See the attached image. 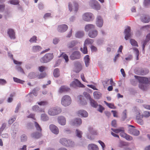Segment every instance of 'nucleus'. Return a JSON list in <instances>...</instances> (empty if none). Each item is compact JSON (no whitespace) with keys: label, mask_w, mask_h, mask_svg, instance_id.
<instances>
[{"label":"nucleus","mask_w":150,"mask_h":150,"mask_svg":"<svg viewBox=\"0 0 150 150\" xmlns=\"http://www.w3.org/2000/svg\"><path fill=\"white\" fill-rule=\"evenodd\" d=\"M71 101V100L70 97L69 96L65 95L62 98L61 103L62 105L67 106L70 104Z\"/></svg>","instance_id":"f257e3e1"},{"label":"nucleus","mask_w":150,"mask_h":150,"mask_svg":"<svg viewBox=\"0 0 150 150\" xmlns=\"http://www.w3.org/2000/svg\"><path fill=\"white\" fill-rule=\"evenodd\" d=\"M62 111L61 108L59 107H53L50 109L48 111L49 115L54 116L57 115L61 112Z\"/></svg>","instance_id":"f03ea898"},{"label":"nucleus","mask_w":150,"mask_h":150,"mask_svg":"<svg viewBox=\"0 0 150 150\" xmlns=\"http://www.w3.org/2000/svg\"><path fill=\"white\" fill-rule=\"evenodd\" d=\"M53 58V55L52 54L47 53L45 55L41 58L40 61L42 63H47L49 62Z\"/></svg>","instance_id":"7ed1b4c3"},{"label":"nucleus","mask_w":150,"mask_h":150,"mask_svg":"<svg viewBox=\"0 0 150 150\" xmlns=\"http://www.w3.org/2000/svg\"><path fill=\"white\" fill-rule=\"evenodd\" d=\"M70 86L71 87L75 88L76 87H79L84 88L85 87L84 85L82 84L77 79H75V80L72 82L70 84Z\"/></svg>","instance_id":"20e7f679"},{"label":"nucleus","mask_w":150,"mask_h":150,"mask_svg":"<svg viewBox=\"0 0 150 150\" xmlns=\"http://www.w3.org/2000/svg\"><path fill=\"white\" fill-rule=\"evenodd\" d=\"M81 57V54L79 51H75L73 52L70 56V58L72 60L79 59Z\"/></svg>","instance_id":"39448f33"},{"label":"nucleus","mask_w":150,"mask_h":150,"mask_svg":"<svg viewBox=\"0 0 150 150\" xmlns=\"http://www.w3.org/2000/svg\"><path fill=\"white\" fill-rule=\"evenodd\" d=\"M93 14L90 13H86L83 15V19L86 21H90L93 19Z\"/></svg>","instance_id":"423d86ee"},{"label":"nucleus","mask_w":150,"mask_h":150,"mask_svg":"<svg viewBox=\"0 0 150 150\" xmlns=\"http://www.w3.org/2000/svg\"><path fill=\"white\" fill-rule=\"evenodd\" d=\"M138 80L140 83L142 84H147L149 83L150 82V78L138 77Z\"/></svg>","instance_id":"0eeeda50"},{"label":"nucleus","mask_w":150,"mask_h":150,"mask_svg":"<svg viewBox=\"0 0 150 150\" xmlns=\"http://www.w3.org/2000/svg\"><path fill=\"white\" fill-rule=\"evenodd\" d=\"M91 6L93 8L96 10H99L100 8V6L97 1L92 0L91 1Z\"/></svg>","instance_id":"6e6552de"},{"label":"nucleus","mask_w":150,"mask_h":150,"mask_svg":"<svg viewBox=\"0 0 150 150\" xmlns=\"http://www.w3.org/2000/svg\"><path fill=\"white\" fill-rule=\"evenodd\" d=\"M76 72L77 73L79 72L82 69V66L80 62H76L74 64Z\"/></svg>","instance_id":"1a4fd4ad"},{"label":"nucleus","mask_w":150,"mask_h":150,"mask_svg":"<svg viewBox=\"0 0 150 150\" xmlns=\"http://www.w3.org/2000/svg\"><path fill=\"white\" fill-rule=\"evenodd\" d=\"M68 28V26L65 24L58 25L57 30L59 32H64L67 30Z\"/></svg>","instance_id":"9d476101"},{"label":"nucleus","mask_w":150,"mask_h":150,"mask_svg":"<svg viewBox=\"0 0 150 150\" xmlns=\"http://www.w3.org/2000/svg\"><path fill=\"white\" fill-rule=\"evenodd\" d=\"M50 129L51 131L53 133L57 134L59 133V130L58 127L53 124L50 125Z\"/></svg>","instance_id":"9b49d317"},{"label":"nucleus","mask_w":150,"mask_h":150,"mask_svg":"<svg viewBox=\"0 0 150 150\" xmlns=\"http://www.w3.org/2000/svg\"><path fill=\"white\" fill-rule=\"evenodd\" d=\"M87 97L89 99L90 103L91 105L93 107H96L98 105L97 102L96 101H95L94 100L91 98L89 94L88 93H87Z\"/></svg>","instance_id":"f8f14e48"},{"label":"nucleus","mask_w":150,"mask_h":150,"mask_svg":"<svg viewBox=\"0 0 150 150\" xmlns=\"http://www.w3.org/2000/svg\"><path fill=\"white\" fill-rule=\"evenodd\" d=\"M103 21L101 17L100 16H98L96 18V24L99 27H101L103 24Z\"/></svg>","instance_id":"ddd939ff"},{"label":"nucleus","mask_w":150,"mask_h":150,"mask_svg":"<svg viewBox=\"0 0 150 150\" xmlns=\"http://www.w3.org/2000/svg\"><path fill=\"white\" fill-rule=\"evenodd\" d=\"M34 112H44V110L42 108H40L37 105H34L32 108Z\"/></svg>","instance_id":"4468645a"},{"label":"nucleus","mask_w":150,"mask_h":150,"mask_svg":"<svg viewBox=\"0 0 150 150\" xmlns=\"http://www.w3.org/2000/svg\"><path fill=\"white\" fill-rule=\"evenodd\" d=\"M98 32L96 30L90 31L88 34L89 36L92 38L96 37L98 35Z\"/></svg>","instance_id":"2eb2a0df"},{"label":"nucleus","mask_w":150,"mask_h":150,"mask_svg":"<svg viewBox=\"0 0 150 150\" xmlns=\"http://www.w3.org/2000/svg\"><path fill=\"white\" fill-rule=\"evenodd\" d=\"M129 133L134 136H138L139 134V131L135 128L129 129Z\"/></svg>","instance_id":"dca6fc26"},{"label":"nucleus","mask_w":150,"mask_h":150,"mask_svg":"<svg viewBox=\"0 0 150 150\" xmlns=\"http://www.w3.org/2000/svg\"><path fill=\"white\" fill-rule=\"evenodd\" d=\"M42 135V132L37 131L31 134V136L33 138L38 139L40 138Z\"/></svg>","instance_id":"f3484780"},{"label":"nucleus","mask_w":150,"mask_h":150,"mask_svg":"<svg viewBox=\"0 0 150 150\" xmlns=\"http://www.w3.org/2000/svg\"><path fill=\"white\" fill-rule=\"evenodd\" d=\"M58 122L62 125H64L66 124V120L64 117L59 116L58 118Z\"/></svg>","instance_id":"a211bd4d"},{"label":"nucleus","mask_w":150,"mask_h":150,"mask_svg":"<svg viewBox=\"0 0 150 150\" xmlns=\"http://www.w3.org/2000/svg\"><path fill=\"white\" fill-rule=\"evenodd\" d=\"M95 28V26L93 24H88L85 26V30L86 31L92 30Z\"/></svg>","instance_id":"6ab92c4d"},{"label":"nucleus","mask_w":150,"mask_h":150,"mask_svg":"<svg viewBox=\"0 0 150 150\" xmlns=\"http://www.w3.org/2000/svg\"><path fill=\"white\" fill-rule=\"evenodd\" d=\"M8 33L11 39H14L15 38V33L13 30L11 29H9Z\"/></svg>","instance_id":"aec40b11"},{"label":"nucleus","mask_w":150,"mask_h":150,"mask_svg":"<svg viewBox=\"0 0 150 150\" xmlns=\"http://www.w3.org/2000/svg\"><path fill=\"white\" fill-rule=\"evenodd\" d=\"M81 119L80 118H78L75 119L71 123L73 125L78 126L81 125Z\"/></svg>","instance_id":"412c9836"},{"label":"nucleus","mask_w":150,"mask_h":150,"mask_svg":"<svg viewBox=\"0 0 150 150\" xmlns=\"http://www.w3.org/2000/svg\"><path fill=\"white\" fill-rule=\"evenodd\" d=\"M68 142H69V140L65 138L61 139L59 141L61 144L66 146H67Z\"/></svg>","instance_id":"4be33fe9"},{"label":"nucleus","mask_w":150,"mask_h":150,"mask_svg":"<svg viewBox=\"0 0 150 150\" xmlns=\"http://www.w3.org/2000/svg\"><path fill=\"white\" fill-rule=\"evenodd\" d=\"M78 114L79 115H80L81 116L83 117H86L88 116V114L87 112L83 110H79Z\"/></svg>","instance_id":"5701e85b"},{"label":"nucleus","mask_w":150,"mask_h":150,"mask_svg":"<svg viewBox=\"0 0 150 150\" xmlns=\"http://www.w3.org/2000/svg\"><path fill=\"white\" fill-rule=\"evenodd\" d=\"M88 150H98L97 146L94 144H90L88 146Z\"/></svg>","instance_id":"b1692460"},{"label":"nucleus","mask_w":150,"mask_h":150,"mask_svg":"<svg viewBox=\"0 0 150 150\" xmlns=\"http://www.w3.org/2000/svg\"><path fill=\"white\" fill-rule=\"evenodd\" d=\"M70 88L66 86H61L59 90V92L60 93H62L64 92H67L70 90Z\"/></svg>","instance_id":"393cba45"},{"label":"nucleus","mask_w":150,"mask_h":150,"mask_svg":"<svg viewBox=\"0 0 150 150\" xmlns=\"http://www.w3.org/2000/svg\"><path fill=\"white\" fill-rule=\"evenodd\" d=\"M141 20L142 22L145 23H147L149 22L150 18L148 15H145L143 17L141 18Z\"/></svg>","instance_id":"a878e982"},{"label":"nucleus","mask_w":150,"mask_h":150,"mask_svg":"<svg viewBox=\"0 0 150 150\" xmlns=\"http://www.w3.org/2000/svg\"><path fill=\"white\" fill-rule=\"evenodd\" d=\"M84 59L86 66L88 67L89 65L90 61L89 56L88 55H86L84 57Z\"/></svg>","instance_id":"bb28decb"},{"label":"nucleus","mask_w":150,"mask_h":150,"mask_svg":"<svg viewBox=\"0 0 150 150\" xmlns=\"http://www.w3.org/2000/svg\"><path fill=\"white\" fill-rule=\"evenodd\" d=\"M142 118L140 117L139 112L138 113V114H137L136 116V120L137 122L140 125H142L143 124V121L142 119Z\"/></svg>","instance_id":"cd10ccee"},{"label":"nucleus","mask_w":150,"mask_h":150,"mask_svg":"<svg viewBox=\"0 0 150 150\" xmlns=\"http://www.w3.org/2000/svg\"><path fill=\"white\" fill-rule=\"evenodd\" d=\"M42 49V47L38 45L34 46L32 47V51L34 52H38L41 50Z\"/></svg>","instance_id":"c85d7f7f"},{"label":"nucleus","mask_w":150,"mask_h":150,"mask_svg":"<svg viewBox=\"0 0 150 150\" xmlns=\"http://www.w3.org/2000/svg\"><path fill=\"white\" fill-rule=\"evenodd\" d=\"M84 35V32L83 31H77L75 34L76 37L78 38H81L83 37Z\"/></svg>","instance_id":"c756f323"},{"label":"nucleus","mask_w":150,"mask_h":150,"mask_svg":"<svg viewBox=\"0 0 150 150\" xmlns=\"http://www.w3.org/2000/svg\"><path fill=\"white\" fill-rule=\"evenodd\" d=\"M34 123L37 131L42 132V129L40 125L36 122H35Z\"/></svg>","instance_id":"7c9ffc66"},{"label":"nucleus","mask_w":150,"mask_h":150,"mask_svg":"<svg viewBox=\"0 0 150 150\" xmlns=\"http://www.w3.org/2000/svg\"><path fill=\"white\" fill-rule=\"evenodd\" d=\"M93 40L90 38H87L85 40L84 45H91L93 43Z\"/></svg>","instance_id":"2f4dec72"},{"label":"nucleus","mask_w":150,"mask_h":150,"mask_svg":"<svg viewBox=\"0 0 150 150\" xmlns=\"http://www.w3.org/2000/svg\"><path fill=\"white\" fill-rule=\"evenodd\" d=\"M139 114L140 115V117L141 118H143L144 117H148L150 116V112L147 111H144L143 115H141L140 113L139 112Z\"/></svg>","instance_id":"473e14b6"},{"label":"nucleus","mask_w":150,"mask_h":150,"mask_svg":"<svg viewBox=\"0 0 150 150\" xmlns=\"http://www.w3.org/2000/svg\"><path fill=\"white\" fill-rule=\"evenodd\" d=\"M114 132L118 133L121 132H124L125 130L123 127H120L117 129H111Z\"/></svg>","instance_id":"72a5a7b5"},{"label":"nucleus","mask_w":150,"mask_h":150,"mask_svg":"<svg viewBox=\"0 0 150 150\" xmlns=\"http://www.w3.org/2000/svg\"><path fill=\"white\" fill-rule=\"evenodd\" d=\"M53 75L55 77H57L59 76V71L58 69L56 68L54 69L53 72Z\"/></svg>","instance_id":"f704fd0d"},{"label":"nucleus","mask_w":150,"mask_h":150,"mask_svg":"<svg viewBox=\"0 0 150 150\" xmlns=\"http://www.w3.org/2000/svg\"><path fill=\"white\" fill-rule=\"evenodd\" d=\"M60 57H62L64 58L66 62L69 61V57L67 54L64 53H62L60 55Z\"/></svg>","instance_id":"c9c22d12"},{"label":"nucleus","mask_w":150,"mask_h":150,"mask_svg":"<svg viewBox=\"0 0 150 150\" xmlns=\"http://www.w3.org/2000/svg\"><path fill=\"white\" fill-rule=\"evenodd\" d=\"M80 50L84 54H86L88 53L87 47L84 44L83 48L81 47L80 48Z\"/></svg>","instance_id":"e433bc0d"},{"label":"nucleus","mask_w":150,"mask_h":150,"mask_svg":"<svg viewBox=\"0 0 150 150\" xmlns=\"http://www.w3.org/2000/svg\"><path fill=\"white\" fill-rule=\"evenodd\" d=\"M37 104L40 106H45L48 105V102L46 100H44L38 102Z\"/></svg>","instance_id":"4c0bfd02"},{"label":"nucleus","mask_w":150,"mask_h":150,"mask_svg":"<svg viewBox=\"0 0 150 150\" xmlns=\"http://www.w3.org/2000/svg\"><path fill=\"white\" fill-rule=\"evenodd\" d=\"M88 130L91 134L95 135L97 134V131L93 130L92 127H89L88 129Z\"/></svg>","instance_id":"58836bf2"},{"label":"nucleus","mask_w":150,"mask_h":150,"mask_svg":"<svg viewBox=\"0 0 150 150\" xmlns=\"http://www.w3.org/2000/svg\"><path fill=\"white\" fill-rule=\"evenodd\" d=\"M127 111L126 110H125L123 112L122 116L121 118V120L124 121L127 118Z\"/></svg>","instance_id":"ea45409f"},{"label":"nucleus","mask_w":150,"mask_h":150,"mask_svg":"<svg viewBox=\"0 0 150 150\" xmlns=\"http://www.w3.org/2000/svg\"><path fill=\"white\" fill-rule=\"evenodd\" d=\"M41 119L44 121H46L48 120L49 118L46 114H42L41 115Z\"/></svg>","instance_id":"a19ab883"},{"label":"nucleus","mask_w":150,"mask_h":150,"mask_svg":"<svg viewBox=\"0 0 150 150\" xmlns=\"http://www.w3.org/2000/svg\"><path fill=\"white\" fill-rule=\"evenodd\" d=\"M133 50L135 52V54L136 56V59L138 60L139 59V51L137 48H133Z\"/></svg>","instance_id":"79ce46f5"},{"label":"nucleus","mask_w":150,"mask_h":150,"mask_svg":"<svg viewBox=\"0 0 150 150\" xmlns=\"http://www.w3.org/2000/svg\"><path fill=\"white\" fill-rule=\"evenodd\" d=\"M76 41H73L68 44V47L69 48H72L74 47L76 44Z\"/></svg>","instance_id":"37998d69"},{"label":"nucleus","mask_w":150,"mask_h":150,"mask_svg":"<svg viewBox=\"0 0 150 150\" xmlns=\"http://www.w3.org/2000/svg\"><path fill=\"white\" fill-rule=\"evenodd\" d=\"M130 42L131 45L133 46L138 47V45L137 44V42L134 40L131 39L130 40Z\"/></svg>","instance_id":"c03bdc74"},{"label":"nucleus","mask_w":150,"mask_h":150,"mask_svg":"<svg viewBox=\"0 0 150 150\" xmlns=\"http://www.w3.org/2000/svg\"><path fill=\"white\" fill-rule=\"evenodd\" d=\"M13 79L14 81L17 83H19L21 84H23L24 82V81L21 80L17 78L13 77Z\"/></svg>","instance_id":"a18cd8bd"},{"label":"nucleus","mask_w":150,"mask_h":150,"mask_svg":"<svg viewBox=\"0 0 150 150\" xmlns=\"http://www.w3.org/2000/svg\"><path fill=\"white\" fill-rule=\"evenodd\" d=\"M27 136L25 134L22 135L21 137V142H23L27 141Z\"/></svg>","instance_id":"49530a36"},{"label":"nucleus","mask_w":150,"mask_h":150,"mask_svg":"<svg viewBox=\"0 0 150 150\" xmlns=\"http://www.w3.org/2000/svg\"><path fill=\"white\" fill-rule=\"evenodd\" d=\"M144 84L140 83L139 85V88L143 90H145L147 88V87L146 86L144 85Z\"/></svg>","instance_id":"de8ad7c7"},{"label":"nucleus","mask_w":150,"mask_h":150,"mask_svg":"<svg viewBox=\"0 0 150 150\" xmlns=\"http://www.w3.org/2000/svg\"><path fill=\"white\" fill-rule=\"evenodd\" d=\"M73 5L74 7V11L75 12H77L78 10L79 5L76 2H73Z\"/></svg>","instance_id":"09e8293b"},{"label":"nucleus","mask_w":150,"mask_h":150,"mask_svg":"<svg viewBox=\"0 0 150 150\" xmlns=\"http://www.w3.org/2000/svg\"><path fill=\"white\" fill-rule=\"evenodd\" d=\"M9 2L11 4L14 5H17L19 3V1L17 0H11Z\"/></svg>","instance_id":"8fccbe9b"},{"label":"nucleus","mask_w":150,"mask_h":150,"mask_svg":"<svg viewBox=\"0 0 150 150\" xmlns=\"http://www.w3.org/2000/svg\"><path fill=\"white\" fill-rule=\"evenodd\" d=\"M76 134L77 136L79 138H81L82 133L81 131L78 129H76Z\"/></svg>","instance_id":"3c124183"},{"label":"nucleus","mask_w":150,"mask_h":150,"mask_svg":"<svg viewBox=\"0 0 150 150\" xmlns=\"http://www.w3.org/2000/svg\"><path fill=\"white\" fill-rule=\"evenodd\" d=\"M37 40V37L35 36H33L32 38H31L30 39L29 41L30 42H35L36 43Z\"/></svg>","instance_id":"603ef678"},{"label":"nucleus","mask_w":150,"mask_h":150,"mask_svg":"<svg viewBox=\"0 0 150 150\" xmlns=\"http://www.w3.org/2000/svg\"><path fill=\"white\" fill-rule=\"evenodd\" d=\"M16 119V118L15 117L10 119L8 121V123L10 125L11 124L15 121Z\"/></svg>","instance_id":"864d4df0"},{"label":"nucleus","mask_w":150,"mask_h":150,"mask_svg":"<svg viewBox=\"0 0 150 150\" xmlns=\"http://www.w3.org/2000/svg\"><path fill=\"white\" fill-rule=\"evenodd\" d=\"M47 74L46 73L44 72L41 73L38 76V78L39 79H42L46 76Z\"/></svg>","instance_id":"5fc2aeb1"},{"label":"nucleus","mask_w":150,"mask_h":150,"mask_svg":"<svg viewBox=\"0 0 150 150\" xmlns=\"http://www.w3.org/2000/svg\"><path fill=\"white\" fill-rule=\"evenodd\" d=\"M7 83L6 81L3 79H0V84L2 85H4Z\"/></svg>","instance_id":"6e6d98bb"},{"label":"nucleus","mask_w":150,"mask_h":150,"mask_svg":"<svg viewBox=\"0 0 150 150\" xmlns=\"http://www.w3.org/2000/svg\"><path fill=\"white\" fill-rule=\"evenodd\" d=\"M74 145V142L71 141V140H69V142H68V144L67 146H73Z\"/></svg>","instance_id":"4d7b16f0"},{"label":"nucleus","mask_w":150,"mask_h":150,"mask_svg":"<svg viewBox=\"0 0 150 150\" xmlns=\"http://www.w3.org/2000/svg\"><path fill=\"white\" fill-rule=\"evenodd\" d=\"M104 102L106 103L107 105L109 108H114V105L113 104L108 103L105 101Z\"/></svg>","instance_id":"13d9d810"},{"label":"nucleus","mask_w":150,"mask_h":150,"mask_svg":"<svg viewBox=\"0 0 150 150\" xmlns=\"http://www.w3.org/2000/svg\"><path fill=\"white\" fill-rule=\"evenodd\" d=\"M131 30V28L130 27H128L125 30V33H130V32Z\"/></svg>","instance_id":"bf43d9fd"},{"label":"nucleus","mask_w":150,"mask_h":150,"mask_svg":"<svg viewBox=\"0 0 150 150\" xmlns=\"http://www.w3.org/2000/svg\"><path fill=\"white\" fill-rule=\"evenodd\" d=\"M127 140H131L133 138L132 137L127 134H126V135H125V137Z\"/></svg>","instance_id":"052dcab7"},{"label":"nucleus","mask_w":150,"mask_h":150,"mask_svg":"<svg viewBox=\"0 0 150 150\" xmlns=\"http://www.w3.org/2000/svg\"><path fill=\"white\" fill-rule=\"evenodd\" d=\"M98 142L102 146L103 150H104V148L105 147V145L104 143L100 140L98 141Z\"/></svg>","instance_id":"680f3d73"},{"label":"nucleus","mask_w":150,"mask_h":150,"mask_svg":"<svg viewBox=\"0 0 150 150\" xmlns=\"http://www.w3.org/2000/svg\"><path fill=\"white\" fill-rule=\"evenodd\" d=\"M45 67L44 66H41L38 68L39 71L41 72H42L45 69Z\"/></svg>","instance_id":"e2e57ef3"},{"label":"nucleus","mask_w":150,"mask_h":150,"mask_svg":"<svg viewBox=\"0 0 150 150\" xmlns=\"http://www.w3.org/2000/svg\"><path fill=\"white\" fill-rule=\"evenodd\" d=\"M6 123H4L2 124L0 128V130H1L3 131L4 129L5 128L6 126Z\"/></svg>","instance_id":"0e129e2a"},{"label":"nucleus","mask_w":150,"mask_h":150,"mask_svg":"<svg viewBox=\"0 0 150 150\" xmlns=\"http://www.w3.org/2000/svg\"><path fill=\"white\" fill-rule=\"evenodd\" d=\"M104 108L101 105H99V109L98 110L100 112H102L103 110H104Z\"/></svg>","instance_id":"69168bd1"},{"label":"nucleus","mask_w":150,"mask_h":150,"mask_svg":"<svg viewBox=\"0 0 150 150\" xmlns=\"http://www.w3.org/2000/svg\"><path fill=\"white\" fill-rule=\"evenodd\" d=\"M68 8L69 11H71L72 10V5L71 2H69L68 4Z\"/></svg>","instance_id":"338daca9"},{"label":"nucleus","mask_w":150,"mask_h":150,"mask_svg":"<svg viewBox=\"0 0 150 150\" xmlns=\"http://www.w3.org/2000/svg\"><path fill=\"white\" fill-rule=\"evenodd\" d=\"M112 125L114 127H116V121L115 120H113L111 123Z\"/></svg>","instance_id":"774afa93"}]
</instances>
